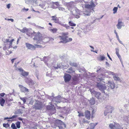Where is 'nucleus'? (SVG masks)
Returning <instances> with one entry per match:
<instances>
[{
    "mask_svg": "<svg viewBox=\"0 0 129 129\" xmlns=\"http://www.w3.org/2000/svg\"><path fill=\"white\" fill-rule=\"evenodd\" d=\"M68 35L69 33L68 32L62 33L61 36H59L58 37V38L60 40L59 43L65 44L72 41L73 40L72 38H69L68 36Z\"/></svg>",
    "mask_w": 129,
    "mask_h": 129,
    "instance_id": "obj_1",
    "label": "nucleus"
},
{
    "mask_svg": "<svg viewBox=\"0 0 129 129\" xmlns=\"http://www.w3.org/2000/svg\"><path fill=\"white\" fill-rule=\"evenodd\" d=\"M80 10L76 7H75L73 9V10L71 11V13L75 18L77 19L79 18L81 15Z\"/></svg>",
    "mask_w": 129,
    "mask_h": 129,
    "instance_id": "obj_2",
    "label": "nucleus"
},
{
    "mask_svg": "<svg viewBox=\"0 0 129 129\" xmlns=\"http://www.w3.org/2000/svg\"><path fill=\"white\" fill-rule=\"evenodd\" d=\"M94 110H93L91 114V113L90 111L88 110H86L85 111L84 113L85 117L86 119L88 120L90 119V118H93L94 117L93 115L94 113L93 112Z\"/></svg>",
    "mask_w": 129,
    "mask_h": 129,
    "instance_id": "obj_3",
    "label": "nucleus"
},
{
    "mask_svg": "<svg viewBox=\"0 0 129 129\" xmlns=\"http://www.w3.org/2000/svg\"><path fill=\"white\" fill-rule=\"evenodd\" d=\"M62 121L60 120L57 119L51 123V125L52 127L54 128H55L57 126L59 127L60 125L62 123Z\"/></svg>",
    "mask_w": 129,
    "mask_h": 129,
    "instance_id": "obj_4",
    "label": "nucleus"
},
{
    "mask_svg": "<svg viewBox=\"0 0 129 129\" xmlns=\"http://www.w3.org/2000/svg\"><path fill=\"white\" fill-rule=\"evenodd\" d=\"M90 2L91 3L90 5L86 4L85 5V8L88 9H92V10L93 11L94 9L96 6L94 3L93 1H91Z\"/></svg>",
    "mask_w": 129,
    "mask_h": 129,
    "instance_id": "obj_5",
    "label": "nucleus"
},
{
    "mask_svg": "<svg viewBox=\"0 0 129 129\" xmlns=\"http://www.w3.org/2000/svg\"><path fill=\"white\" fill-rule=\"evenodd\" d=\"M42 107V102L39 101H37L34 108L35 109H40Z\"/></svg>",
    "mask_w": 129,
    "mask_h": 129,
    "instance_id": "obj_6",
    "label": "nucleus"
},
{
    "mask_svg": "<svg viewBox=\"0 0 129 129\" xmlns=\"http://www.w3.org/2000/svg\"><path fill=\"white\" fill-rule=\"evenodd\" d=\"M109 127L111 129H120V127L119 124H115L113 125L111 123L109 125Z\"/></svg>",
    "mask_w": 129,
    "mask_h": 129,
    "instance_id": "obj_7",
    "label": "nucleus"
},
{
    "mask_svg": "<svg viewBox=\"0 0 129 129\" xmlns=\"http://www.w3.org/2000/svg\"><path fill=\"white\" fill-rule=\"evenodd\" d=\"M16 70L19 71V72H21V74L23 76H27L28 74V72L24 71L21 68H17Z\"/></svg>",
    "mask_w": 129,
    "mask_h": 129,
    "instance_id": "obj_8",
    "label": "nucleus"
},
{
    "mask_svg": "<svg viewBox=\"0 0 129 129\" xmlns=\"http://www.w3.org/2000/svg\"><path fill=\"white\" fill-rule=\"evenodd\" d=\"M33 39L34 40L38 41H41L42 40L41 34L40 33L36 34Z\"/></svg>",
    "mask_w": 129,
    "mask_h": 129,
    "instance_id": "obj_9",
    "label": "nucleus"
},
{
    "mask_svg": "<svg viewBox=\"0 0 129 129\" xmlns=\"http://www.w3.org/2000/svg\"><path fill=\"white\" fill-rule=\"evenodd\" d=\"M97 86L100 90H104L106 88V87L105 84H102L101 83H98Z\"/></svg>",
    "mask_w": 129,
    "mask_h": 129,
    "instance_id": "obj_10",
    "label": "nucleus"
},
{
    "mask_svg": "<svg viewBox=\"0 0 129 129\" xmlns=\"http://www.w3.org/2000/svg\"><path fill=\"white\" fill-rule=\"evenodd\" d=\"M51 106L48 105L47 107V109L49 110L52 111H53V114H54L56 113V109L54 107V106L53 105L51 104Z\"/></svg>",
    "mask_w": 129,
    "mask_h": 129,
    "instance_id": "obj_11",
    "label": "nucleus"
},
{
    "mask_svg": "<svg viewBox=\"0 0 129 129\" xmlns=\"http://www.w3.org/2000/svg\"><path fill=\"white\" fill-rule=\"evenodd\" d=\"M107 109L104 112L105 116L107 115V113H112V111L114 110V108L111 106H109L108 107Z\"/></svg>",
    "mask_w": 129,
    "mask_h": 129,
    "instance_id": "obj_12",
    "label": "nucleus"
},
{
    "mask_svg": "<svg viewBox=\"0 0 129 129\" xmlns=\"http://www.w3.org/2000/svg\"><path fill=\"white\" fill-rule=\"evenodd\" d=\"M52 20L55 23L60 24H61V22L59 21L58 18L56 16H52L51 17Z\"/></svg>",
    "mask_w": 129,
    "mask_h": 129,
    "instance_id": "obj_13",
    "label": "nucleus"
},
{
    "mask_svg": "<svg viewBox=\"0 0 129 129\" xmlns=\"http://www.w3.org/2000/svg\"><path fill=\"white\" fill-rule=\"evenodd\" d=\"M65 82L69 81L71 78V76L69 74H65L64 76Z\"/></svg>",
    "mask_w": 129,
    "mask_h": 129,
    "instance_id": "obj_14",
    "label": "nucleus"
},
{
    "mask_svg": "<svg viewBox=\"0 0 129 129\" xmlns=\"http://www.w3.org/2000/svg\"><path fill=\"white\" fill-rule=\"evenodd\" d=\"M19 87L20 88V91L21 92L25 93L28 92V89L24 87L23 85H19Z\"/></svg>",
    "mask_w": 129,
    "mask_h": 129,
    "instance_id": "obj_15",
    "label": "nucleus"
},
{
    "mask_svg": "<svg viewBox=\"0 0 129 129\" xmlns=\"http://www.w3.org/2000/svg\"><path fill=\"white\" fill-rule=\"evenodd\" d=\"M67 8L70 11V13L73 10V9L74 8L73 7V5L72 3H68L66 4Z\"/></svg>",
    "mask_w": 129,
    "mask_h": 129,
    "instance_id": "obj_16",
    "label": "nucleus"
},
{
    "mask_svg": "<svg viewBox=\"0 0 129 129\" xmlns=\"http://www.w3.org/2000/svg\"><path fill=\"white\" fill-rule=\"evenodd\" d=\"M123 23L122 22L121 20L119 19L118 20V23L116 26L118 29H120L123 26Z\"/></svg>",
    "mask_w": 129,
    "mask_h": 129,
    "instance_id": "obj_17",
    "label": "nucleus"
},
{
    "mask_svg": "<svg viewBox=\"0 0 129 129\" xmlns=\"http://www.w3.org/2000/svg\"><path fill=\"white\" fill-rule=\"evenodd\" d=\"M95 96L98 99H100L101 98V93L99 92H97L94 91L93 92Z\"/></svg>",
    "mask_w": 129,
    "mask_h": 129,
    "instance_id": "obj_18",
    "label": "nucleus"
},
{
    "mask_svg": "<svg viewBox=\"0 0 129 129\" xmlns=\"http://www.w3.org/2000/svg\"><path fill=\"white\" fill-rule=\"evenodd\" d=\"M25 111L23 109H20L17 110L14 112L15 114H22L24 113Z\"/></svg>",
    "mask_w": 129,
    "mask_h": 129,
    "instance_id": "obj_19",
    "label": "nucleus"
},
{
    "mask_svg": "<svg viewBox=\"0 0 129 129\" xmlns=\"http://www.w3.org/2000/svg\"><path fill=\"white\" fill-rule=\"evenodd\" d=\"M79 121L80 123L82 124L85 123L88 124L90 122V121L87 120L86 119L84 118H83L82 121H81L80 120H79Z\"/></svg>",
    "mask_w": 129,
    "mask_h": 129,
    "instance_id": "obj_20",
    "label": "nucleus"
},
{
    "mask_svg": "<svg viewBox=\"0 0 129 129\" xmlns=\"http://www.w3.org/2000/svg\"><path fill=\"white\" fill-rule=\"evenodd\" d=\"M108 84L112 89H114L115 87V83L113 82L108 81Z\"/></svg>",
    "mask_w": 129,
    "mask_h": 129,
    "instance_id": "obj_21",
    "label": "nucleus"
},
{
    "mask_svg": "<svg viewBox=\"0 0 129 129\" xmlns=\"http://www.w3.org/2000/svg\"><path fill=\"white\" fill-rule=\"evenodd\" d=\"M113 76V77L115 80L116 81H119L120 80V79L118 77L117 75L113 73L112 74Z\"/></svg>",
    "mask_w": 129,
    "mask_h": 129,
    "instance_id": "obj_22",
    "label": "nucleus"
},
{
    "mask_svg": "<svg viewBox=\"0 0 129 129\" xmlns=\"http://www.w3.org/2000/svg\"><path fill=\"white\" fill-rule=\"evenodd\" d=\"M5 100L2 97H0V104L2 106H4L5 102Z\"/></svg>",
    "mask_w": 129,
    "mask_h": 129,
    "instance_id": "obj_23",
    "label": "nucleus"
},
{
    "mask_svg": "<svg viewBox=\"0 0 129 129\" xmlns=\"http://www.w3.org/2000/svg\"><path fill=\"white\" fill-rule=\"evenodd\" d=\"M21 31L23 33H26V34L27 35L29 36H30V35L28 34V30L26 27H25L23 28V29H21Z\"/></svg>",
    "mask_w": 129,
    "mask_h": 129,
    "instance_id": "obj_24",
    "label": "nucleus"
},
{
    "mask_svg": "<svg viewBox=\"0 0 129 129\" xmlns=\"http://www.w3.org/2000/svg\"><path fill=\"white\" fill-rule=\"evenodd\" d=\"M25 45L28 49H30L32 48V45L28 43H26Z\"/></svg>",
    "mask_w": 129,
    "mask_h": 129,
    "instance_id": "obj_25",
    "label": "nucleus"
},
{
    "mask_svg": "<svg viewBox=\"0 0 129 129\" xmlns=\"http://www.w3.org/2000/svg\"><path fill=\"white\" fill-rule=\"evenodd\" d=\"M68 23L69 25L70 26H75L76 25V24L74 23L72 21H69V22Z\"/></svg>",
    "mask_w": 129,
    "mask_h": 129,
    "instance_id": "obj_26",
    "label": "nucleus"
},
{
    "mask_svg": "<svg viewBox=\"0 0 129 129\" xmlns=\"http://www.w3.org/2000/svg\"><path fill=\"white\" fill-rule=\"evenodd\" d=\"M50 31L53 33H55L56 32L57 29L56 28H53L50 29Z\"/></svg>",
    "mask_w": 129,
    "mask_h": 129,
    "instance_id": "obj_27",
    "label": "nucleus"
},
{
    "mask_svg": "<svg viewBox=\"0 0 129 129\" xmlns=\"http://www.w3.org/2000/svg\"><path fill=\"white\" fill-rule=\"evenodd\" d=\"M89 102L90 104L92 105H93L95 103V101L94 99H91L89 101Z\"/></svg>",
    "mask_w": 129,
    "mask_h": 129,
    "instance_id": "obj_28",
    "label": "nucleus"
},
{
    "mask_svg": "<svg viewBox=\"0 0 129 129\" xmlns=\"http://www.w3.org/2000/svg\"><path fill=\"white\" fill-rule=\"evenodd\" d=\"M68 72L69 73H74L75 72V71L73 70L72 67L68 69Z\"/></svg>",
    "mask_w": 129,
    "mask_h": 129,
    "instance_id": "obj_29",
    "label": "nucleus"
},
{
    "mask_svg": "<svg viewBox=\"0 0 129 129\" xmlns=\"http://www.w3.org/2000/svg\"><path fill=\"white\" fill-rule=\"evenodd\" d=\"M60 24L62 26L65 27L67 29H69L70 27L67 24H62L61 23V24Z\"/></svg>",
    "mask_w": 129,
    "mask_h": 129,
    "instance_id": "obj_30",
    "label": "nucleus"
},
{
    "mask_svg": "<svg viewBox=\"0 0 129 129\" xmlns=\"http://www.w3.org/2000/svg\"><path fill=\"white\" fill-rule=\"evenodd\" d=\"M20 122L19 121L17 122L16 123V127L18 128H20Z\"/></svg>",
    "mask_w": 129,
    "mask_h": 129,
    "instance_id": "obj_31",
    "label": "nucleus"
},
{
    "mask_svg": "<svg viewBox=\"0 0 129 129\" xmlns=\"http://www.w3.org/2000/svg\"><path fill=\"white\" fill-rule=\"evenodd\" d=\"M14 40L13 39H12L11 41H10V43H9V46L8 47V49H9L12 47V43L13 42Z\"/></svg>",
    "mask_w": 129,
    "mask_h": 129,
    "instance_id": "obj_32",
    "label": "nucleus"
},
{
    "mask_svg": "<svg viewBox=\"0 0 129 129\" xmlns=\"http://www.w3.org/2000/svg\"><path fill=\"white\" fill-rule=\"evenodd\" d=\"M78 78L76 76H74L72 78V81H77L78 80Z\"/></svg>",
    "mask_w": 129,
    "mask_h": 129,
    "instance_id": "obj_33",
    "label": "nucleus"
},
{
    "mask_svg": "<svg viewBox=\"0 0 129 129\" xmlns=\"http://www.w3.org/2000/svg\"><path fill=\"white\" fill-rule=\"evenodd\" d=\"M3 126L4 127H5L6 128H7L10 126V125L8 123L7 124L4 123L3 124Z\"/></svg>",
    "mask_w": 129,
    "mask_h": 129,
    "instance_id": "obj_34",
    "label": "nucleus"
},
{
    "mask_svg": "<svg viewBox=\"0 0 129 129\" xmlns=\"http://www.w3.org/2000/svg\"><path fill=\"white\" fill-rule=\"evenodd\" d=\"M11 127L12 129H17V128L16 127L15 124L14 123H12L11 125Z\"/></svg>",
    "mask_w": 129,
    "mask_h": 129,
    "instance_id": "obj_35",
    "label": "nucleus"
},
{
    "mask_svg": "<svg viewBox=\"0 0 129 129\" xmlns=\"http://www.w3.org/2000/svg\"><path fill=\"white\" fill-rule=\"evenodd\" d=\"M12 100V99H8L6 98L5 99V101L6 103L7 104H8L9 102L11 101Z\"/></svg>",
    "mask_w": 129,
    "mask_h": 129,
    "instance_id": "obj_36",
    "label": "nucleus"
},
{
    "mask_svg": "<svg viewBox=\"0 0 129 129\" xmlns=\"http://www.w3.org/2000/svg\"><path fill=\"white\" fill-rule=\"evenodd\" d=\"M78 113H79L78 116L79 117H80L81 116H84V113L82 112H80L79 111L78 112Z\"/></svg>",
    "mask_w": 129,
    "mask_h": 129,
    "instance_id": "obj_37",
    "label": "nucleus"
},
{
    "mask_svg": "<svg viewBox=\"0 0 129 129\" xmlns=\"http://www.w3.org/2000/svg\"><path fill=\"white\" fill-rule=\"evenodd\" d=\"M117 9L118 8L117 7H114V8L113 9V13L115 14L116 13Z\"/></svg>",
    "mask_w": 129,
    "mask_h": 129,
    "instance_id": "obj_38",
    "label": "nucleus"
},
{
    "mask_svg": "<svg viewBox=\"0 0 129 129\" xmlns=\"http://www.w3.org/2000/svg\"><path fill=\"white\" fill-rule=\"evenodd\" d=\"M59 10L62 11H64L65 10V9L62 7H58Z\"/></svg>",
    "mask_w": 129,
    "mask_h": 129,
    "instance_id": "obj_39",
    "label": "nucleus"
},
{
    "mask_svg": "<svg viewBox=\"0 0 129 129\" xmlns=\"http://www.w3.org/2000/svg\"><path fill=\"white\" fill-rule=\"evenodd\" d=\"M40 47V46L38 45H35V46L33 45V49H35V48H39Z\"/></svg>",
    "mask_w": 129,
    "mask_h": 129,
    "instance_id": "obj_40",
    "label": "nucleus"
},
{
    "mask_svg": "<svg viewBox=\"0 0 129 129\" xmlns=\"http://www.w3.org/2000/svg\"><path fill=\"white\" fill-rule=\"evenodd\" d=\"M28 10L29 9L28 8L26 9L25 8H24L22 9L21 11L24 12H26L28 11Z\"/></svg>",
    "mask_w": 129,
    "mask_h": 129,
    "instance_id": "obj_41",
    "label": "nucleus"
},
{
    "mask_svg": "<svg viewBox=\"0 0 129 129\" xmlns=\"http://www.w3.org/2000/svg\"><path fill=\"white\" fill-rule=\"evenodd\" d=\"M53 3L57 6H58L59 5V2H56Z\"/></svg>",
    "mask_w": 129,
    "mask_h": 129,
    "instance_id": "obj_42",
    "label": "nucleus"
},
{
    "mask_svg": "<svg viewBox=\"0 0 129 129\" xmlns=\"http://www.w3.org/2000/svg\"><path fill=\"white\" fill-rule=\"evenodd\" d=\"M72 66L75 67H77V64L75 63H72V64L71 65Z\"/></svg>",
    "mask_w": 129,
    "mask_h": 129,
    "instance_id": "obj_43",
    "label": "nucleus"
},
{
    "mask_svg": "<svg viewBox=\"0 0 129 129\" xmlns=\"http://www.w3.org/2000/svg\"><path fill=\"white\" fill-rule=\"evenodd\" d=\"M51 8L53 9H56L57 8V7L55 6V5L53 3L52 5L51 6Z\"/></svg>",
    "mask_w": 129,
    "mask_h": 129,
    "instance_id": "obj_44",
    "label": "nucleus"
},
{
    "mask_svg": "<svg viewBox=\"0 0 129 129\" xmlns=\"http://www.w3.org/2000/svg\"><path fill=\"white\" fill-rule=\"evenodd\" d=\"M20 99L23 101L24 103L26 102V101L24 98H20Z\"/></svg>",
    "mask_w": 129,
    "mask_h": 129,
    "instance_id": "obj_45",
    "label": "nucleus"
},
{
    "mask_svg": "<svg viewBox=\"0 0 129 129\" xmlns=\"http://www.w3.org/2000/svg\"><path fill=\"white\" fill-rule=\"evenodd\" d=\"M75 81H72V84L73 85H75L77 84V82H76Z\"/></svg>",
    "mask_w": 129,
    "mask_h": 129,
    "instance_id": "obj_46",
    "label": "nucleus"
},
{
    "mask_svg": "<svg viewBox=\"0 0 129 129\" xmlns=\"http://www.w3.org/2000/svg\"><path fill=\"white\" fill-rule=\"evenodd\" d=\"M17 116V115H14L12 117H10L11 119H13L16 117Z\"/></svg>",
    "mask_w": 129,
    "mask_h": 129,
    "instance_id": "obj_47",
    "label": "nucleus"
},
{
    "mask_svg": "<svg viewBox=\"0 0 129 129\" xmlns=\"http://www.w3.org/2000/svg\"><path fill=\"white\" fill-rule=\"evenodd\" d=\"M7 52V54L8 55H9L11 53H12V52L11 51H9L8 50H7V51H6Z\"/></svg>",
    "mask_w": 129,
    "mask_h": 129,
    "instance_id": "obj_48",
    "label": "nucleus"
},
{
    "mask_svg": "<svg viewBox=\"0 0 129 129\" xmlns=\"http://www.w3.org/2000/svg\"><path fill=\"white\" fill-rule=\"evenodd\" d=\"M5 94V93H0V96L2 97H3Z\"/></svg>",
    "mask_w": 129,
    "mask_h": 129,
    "instance_id": "obj_49",
    "label": "nucleus"
},
{
    "mask_svg": "<svg viewBox=\"0 0 129 129\" xmlns=\"http://www.w3.org/2000/svg\"><path fill=\"white\" fill-rule=\"evenodd\" d=\"M100 58H101V60H104V59H105V57L104 56H102Z\"/></svg>",
    "mask_w": 129,
    "mask_h": 129,
    "instance_id": "obj_50",
    "label": "nucleus"
},
{
    "mask_svg": "<svg viewBox=\"0 0 129 129\" xmlns=\"http://www.w3.org/2000/svg\"><path fill=\"white\" fill-rule=\"evenodd\" d=\"M119 50L118 49H117L116 50V53L117 55L119 54Z\"/></svg>",
    "mask_w": 129,
    "mask_h": 129,
    "instance_id": "obj_51",
    "label": "nucleus"
},
{
    "mask_svg": "<svg viewBox=\"0 0 129 129\" xmlns=\"http://www.w3.org/2000/svg\"><path fill=\"white\" fill-rule=\"evenodd\" d=\"M10 117H5L4 118V120H5L7 119H10Z\"/></svg>",
    "mask_w": 129,
    "mask_h": 129,
    "instance_id": "obj_52",
    "label": "nucleus"
},
{
    "mask_svg": "<svg viewBox=\"0 0 129 129\" xmlns=\"http://www.w3.org/2000/svg\"><path fill=\"white\" fill-rule=\"evenodd\" d=\"M90 47L92 48V49H93V50H91V51H93V52H95V51H94V48L92 46H90Z\"/></svg>",
    "mask_w": 129,
    "mask_h": 129,
    "instance_id": "obj_53",
    "label": "nucleus"
},
{
    "mask_svg": "<svg viewBox=\"0 0 129 129\" xmlns=\"http://www.w3.org/2000/svg\"><path fill=\"white\" fill-rule=\"evenodd\" d=\"M116 38L117 39L118 41L119 42L120 40H119V37H118V35H116Z\"/></svg>",
    "mask_w": 129,
    "mask_h": 129,
    "instance_id": "obj_54",
    "label": "nucleus"
},
{
    "mask_svg": "<svg viewBox=\"0 0 129 129\" xmlns=\"http://www.w3.org/2000/svg\"><path fill=\"white\" fill-rule=\"evenodd\" d=\"M16 59V58H13L11 59V61L12 63H13L14 62V61Z\"/></svg>",
    "mask_w": 129,
    "mask_h": 129,
    "instance_id": "obj_55",
    "label": "nucleus"
},
{
    "mask_svg": "<svg viewBox=\"0 0 129 129\" xmlns=\"http://www.w3.org/2000/svg\"><path fill=\"white\" fill-rule=\"evenodd\" d=\"M10 7V4H8L7 5V8H9Z\"/></svg>",
    "mask_w": 129,
    "mask_h": 129,
    "instance_id": "obj_56",
    "label": "nucleus"
},
{
    "mask_svg": "<svg viewBox=\"0 0 129 129\" xmlns=\"http://www.w3.org/2000/svg\"><path fill=\"white\" fill-rule=\"evenodd\" d=\"M21 38H19L17 39V44H18V42L20 40V39Z\"/></svg>",
    "mask_w": 129,
    "mask_h": 129,
    "instance_id": "obj_57",
    "label": "nucleus"
},
{
    "mask_svg": "<svg viewBox=\"0 0 129 129\" xmlns=\"http://www.w3.org/2000/svg\"><path fill=\"white\" fill-rule=\"evenodd\" d=\"M90 11H89V12L88 13L85 14L87 16H89L90 15Z\"/></svg>",
    "mask_w": 129,
    "mask_h": 129,
    "instance_id": "obj_58",
    "label": "nucleus"
},
{
    "mask_svg": "<svg viewBox=\"0 0 129 129\" xmlns=\"http://www.w3.org/2000/svg\"><path fill=\"white\" fill-rule=\"evenodd\" d=\"M6 42L7 43H10V41L9 40V39H7Z\"/></svg>",
    "mask_w": 129,
    "mask_h": 129,
    "instance_id": "obj_59",
    "label": "nucleus"
},
{
    "mask_svg": "<svg viewBox=\"0 0 129 129\" xmlns=\"http://www.w3.org/2000/svg\"><path fill=\"white\" fill-rule=\"evenodd\" d=\"M107 56H108V57L111 60H112V59L110 57V56L108 54V53H107Z\"/></svg>",
    "mask_w": 129,
    "mask_h": 129,
    "instance_id": "obj_60",
    "label": "nucleus"
},
{
    "mask_svg": "<svg viewBox=\"0 0 129 129\" xmlns=\"http://www.w3.org/2000/svg\"><path fill=\"white\" fill-rule=\"evenodd\" d=\"M119 59H120L121 58V57L120 55L119 54L117 55Z\"/></svg>",
    "mask_w": 129,
    "mask_h": 129,
    "instance_id": "obj_61",
    "label": "nucleus"
},
{
    "mask_svg": "<svg viewBox=\"0 0 129 129\" xmlns=\"http://www.w3.org/2000/svg\"><path fill=\"white\" fill-rule=\"evenodd\" d=\"M119 59H120L121 58V57L120 55L119 54L117 55Z\"/></svg>",
    "mask_w": 129,
    "mask_h": 129,
    "instance_id": "obj_62",
    "label": "nucleus"
},
{
    "mask_svg": "<svg viewBox=\"0 0 129 129\" xmlns=\"http://www.w3.org/2000/svg\"><path fill=\"white\" fill-rule=\"evenodd\" d=\"M9 20L11 21L12 22H13L14 21V19H9Z\"/></svg>",
    "mask_w": 129,
    "mask_h": 129,
    "instance_id": "obj_63",
    "label": "nucleus"
},
{
    "mask_svg": "<svg viewBox=\"0 0 129 129\" xmlns=\"http://www.w3.org/2000/svg\"><path fill=\"white\" fill-rule=\"evenodd\" d=\"M58 127H59V129H63L62 127L61 126H60Z\"/></svg>",
    "mask_w": 129,
    "mask_h": 129,
    "instance_id": "obj_64",
    "label": "nucleus"
}]
</instances>
